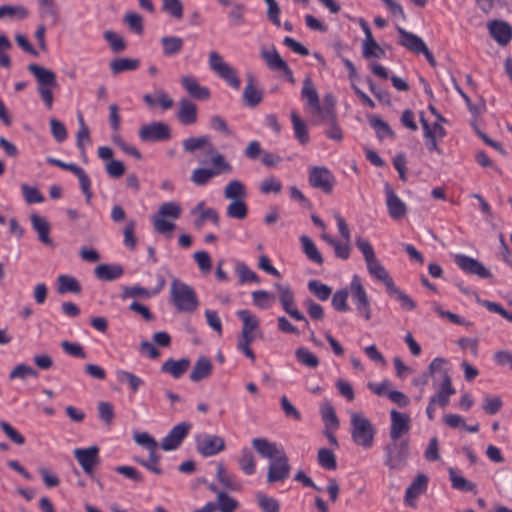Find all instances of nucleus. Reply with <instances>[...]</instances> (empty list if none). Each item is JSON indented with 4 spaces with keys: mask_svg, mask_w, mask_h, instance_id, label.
<instances>
[{
    "mask_svg": "<svg viewBox=\"0 0 512 512\" xmlns=\"http://www.w3.org/2000/svg\"><path fill=\"white\" fill-rule=\"evenodd\" d=\"M104 38L109 43L111 49L114 52H121L126 49V43L124 39L116 32L107 30L104 32Z\"/></svg>",
    "mask_w": 512,
    "mask_h": 512,
    "instance_id": "62",
    "label": "nucleus"
},
{
    "mask_svg": "<svg viewBox=\"0 0 512 512\" xmlns=\"http://www.w3.org/2000/svg\"><path fill=\"white\" fill-rule=\"evenodd\" d=\"M134 441L137 445L148 450L150 462L158 463L160 456L157 454L158 442L147 432H135L133 434Z\"/></svg>",
    "mask_w": 512,
    "mask_h": 512,
    "instance_id": "27",
    "label": "nucleus"
},
{
    "mask_svg": "<svg viewBox=\"0 0 512 512\" xmlns=\"http://www.w3.org/2000/svg\"><path fill=\"white\" fill-rule=\"evenodd\" d=\"M162 9L176 19L183 16V5L180 0H162Z\"/></svg>",
    "mask_w": 512,
    "mask_h": 512,
    "instance_id": "63",
    "label": "nucleus"
},
{
    "mask_svg": "<svg viewBox=\"0 0 512 512\" xmlns=\"http://www.w3.org/2000/svg\"><path fill=\"white\" fill-rule=\"evenodd\" d=\"M491 37L501 46H506L512 39V27L502 20H492L488 23Z\"/></svg>",
    "mask_w": 512,
    "mask_h": 512,
    "instance_id": "20",
    "label": "nucleus"
},
{
    "mask_svg": "<svg viewBox=\"0 0 512 512\" xmlns=\"http://www.w3.org/2000/svg\"><path fill=\"white\" fill-rule=\"evenodd\" d=\"M28 16V10L23 6H0V19L4 17L24 19Z\"/></svg>",
    "mask_w": 512,
    "mask_h": 512,
    "instance_id": "57",
    "label": "nucleus"
},
{
    "mask_svg": "<svg viewBox=\"0 0 512 512\" xmlns=\"http://www.w3.org/2000/svg\"><path fill=\"white\" fill-rule=\"evenodd\" d=\"M311 113L316 116L315 123L317 124H329L337 120L335 108L331 106L319 105V110H312Z\"/></svg>",
    "mask_w": 512,
    "mask_h": 512,
    "instance_id": "52",
    "label": "nucleus"
},
{
    "mask_svg": "<svg viewBox=\"0 0 512 512\" xmlns=\"http://www.w3.org/2000/svg\"><path fill=\"white\" fill-rule=\"evenodd\" d=\"M78 123H79V130L76 135L77 147L84 154L85 153V145L89 144L91 142L90 130H89L88 126L86 125L84 118L81 114L78 115Z\"/></svg>",
    "mask_w": 512,
    "mask_h": 512,
    "instance_id": "53",
    "label": "nucleus"
},
{
    "mask_svg": "<svg viewBox=\"0 0 512 512\" xmlns=\"http://www.w3.org/2000/svg\"><path fill=\"white\" fill-rule=\"evenodd\" d=\"M450 481L452 484V487L454 489L460 490V491H474L476 489V485L465 479L463 476L457 474L456 470L452 467L448 469Z\"/></svg>",
    "mask_w": 512,
    "mask_h": 512,
    "instance_id": "44",
    "label": "nucleus"
},
{
    "mask_svg": "<svg viewBox=\"0 0 512 512\" xmlns=\"http://www.w3.org/2000/svg\"><path fill=\"white\" fill-rule=\"evenodd\" d=\"M391 426L390 438L393 442L408 434L411 429V418L408 414L397 410L390 411Z\"/></svg>",
    "mask_w": 512,
    "mask_h": 512,
    "instance_id": "15",
    "label": "nucleus"
},
{
    "mask_svg": "<svg viewBox=\"0 0 512 512\" xmlns=\"http://www.w3.org/2000/svg\"><path fill=\"white\" fill-rule=\"evenodd\" d=\"M160 41L163 48V54L166 57L177 55L183 49L184 41L180 37L164 36Z\"/></svg>",
    "mask_w": 512,
    "mask_h": 512,
    "instance_id": "38",
    "label": "nucleus"
},
{
    "mask_svg": "<svg viewBox=\"0 0 512 512\" xmlns=\"http://www.w3.org/2000/svg\"><path fill=\"white\" fill-rule=\"evenodd\" d=\"M275 288L279 294V300L286 313L297 321H303L307 327H309L308 320L304 315L295 307L294 295L292 290L285 285L276 283Z\"/></svg>",
    "mask_w": 512,
    "mask_h": 512,
    "instance_id": "13",
    "label": "nucleus"
},
{
    "mask_svg": "<svg viewBox=\"0 0 512 512\" xmlns=\"http://www.w3.org/2000/svg\"><path fill=\"white\" fill-rule=\"evenodd\" d=\"M191 427L192 425L187 422H181L175 425L162 439L161 448L164 451H172L177 449L188 435Z\"/></svg>",
    "mask_w": 512,
    "mask_h": 512,
    "instance_id": "14",
    "label": "nucleus"
},
{
    "mask_svg": "<svg viewBox=\"0 0 512 512\" xmlns=\"http://www.w3.org/2000/svg\"><path fill=\"white\" fill-rule=\"evenodd\" d=\"M247 84L243 90V100L246 106L256 107L263 99V92L255 84V77L253 74L246 75Z\"/></svg>",
    "mask_w": 512,
    "mask_h": 512,
    "instance_id": "25",
    "label": "nucleus"
},
{
    "mask_svg": "<svg viewBox=\"0 0 512 512\" xmlns=\"http://www.w3.org/2000/svg\"><path fill=\"white\" fill-rule=\"evenodd\" d=\"M256 500L262 512H279L280 510L278 500L263 492L256 493Z\"/></svg>",
    "mask_w": 512,
    "mask_h": 512,
    "instance_id": "51",
    "label": "nucleus"
},
{
    "mask_svg": "<svg viewBox=\"0 0 512 512\" xmlns=\"http://www.w3.org/2000/svg\"><path fill=\"white\" fill-rule=\"evenodd\" d=\"M302 98L307 101V105L312 110H319L320 99L312 80L306 77L303 81L301 92Z\"/></svg>",
    "mask_w": 512,
    "mask_h": 512,
    "instance_id": "35",
    "label": "nucleus"
},
{
    "mask_svg": "<svg viewBox=\"0 0 512 512\" xmlns=\"http://www.w3.org/2000/svg\"><path fill=\"white\" fill-rule=\"evenodd\" d=\"M213 371L212 361L206 357L201 356L195 362L193 369L190 373V380L192 382H200L203 379L208 378Z\"/></svg>",
    "mask_w": 512,
    "mask_h": 512,
    "instance_id": "28",
    "label": "nucleus"
},
{
    "mask_svg": "<svg viewBox=\"0 0 512 512\" xmlns=\"http://www.w3.org/2000/svg\"><path fill=\"white\" fill-rule=\"evenodd\" d=\"M384 188L386 194V205L390 217L394 220L404 218L407 214L406 204L395 194L394 190L388 183L385 184Z\"/></svg>",
    "mask_w": 512,
    "mask_h": 512,
    "instance_id": "19",
    "label": "nucleus"
},
{
    "mask_svg": "<svg viewBox=\"0 0 512 512\" xmlns=\"http://www.w3.org/2000/svg\"><path fill=\"white\" fill-rule=\"evenodd\" d=\"M32 227L37 231L39 240L48 246H53V241L50 238V224L48 221L37 214L31 215Z\"/></svg>",
    "mask_w": 512,
    "mask_h": 512,
    "instance_id": "30",
    "label": "nucleus"
},
{
    "mask_svg": "<svg viewBox=\"0 0 512 512\" xmlns=\"http://www.w3.org/2000/svg\"><path fill=\"white\" fill-rule=\"evenodd\" d=\"M139 60L132 58H115L110 62L113 74L117 75L125 71H133L139 67Z\"/></svg>",
    "mask_w": 512,
    "mask_h": 512,
    "instance_id": "42",
    "label": "nucleus"
},
{
    "mask_svg": "<svg viewBox=\"0 0 512 512\" xmlns=\"http://www.w3.org/2000/svg\"><path fill=\"white\" fill-rule=\"evenodd\" d=\"M456 393L455 388H450L448 379H446L442 388H438L437 392L430 398L429 404L426 409L427 416L430 420L434 419L435 406L438 405L445 408L449 402L450 397Z\"/></svg>",
    "mask_w": 512,
    "mask_h": 512,
    "instance_id": "18",
    "label": "nucleus"
},
{
    "mask_svg": "<svg viewBox=\"0 0 512 512\" xmlns=\"http://www.w3.org/2000/svg\"><path fill=\"white\" fill-rule=\"evenodd\" d=\"M211 163L213 168H198L193 171L191 180L198 186L207 184L213 177L232 172L231 164L219 153L215 147H210Z\"/></svg>",
    "mask_w": 512,
    "mask_h": 512,
    "instance_id": "2",
    "label": "nucleus"
},
{
    "mask_svg": "<svg viewBox=\"0 0 512 512\" xmlns=\"http://www.w3.org/2000/svg\"><path fill=\"white\" fill-rule=\"evenodd\" d=\"M28 70L36 78L38 82V92L46 106L50 109L53 104L52 89L58 86L55 73L38 64H29Z\"/></svg>",
    "mask_w": 512,
    "mask_h": 512,
    "instance_id": "5",
    "label": "nucleus"
},
{
    "mask_svg": "<svg viewBox=\"0 0 512 512\" xmlns=\"http://www.w3.org/2000/svg\"><path fill=\"white\" fill-rule=\"evenodd\" d=\"M318 462L323 468L327 470H335L337 467L334 453L326 448H321L318 451Z\"/></svg>",
    "mask_w": 512,
    "mask_h": 512,
    "instance_id": "59",
    "label": "nucleus"
},
{
    "mask_svg": "<svg viewBox=\"0 0 512 512\" xmlns=\"http://www.w3.org/2000/svg\"><path fill=\"white\" fill-rule=\"evenodd\" d=\"M237 507L238 502L234 498L223 491L217 493L216 508H218L220 512H234Z\"/></svg>",
    "mask_w": 512,
    "mask_h": 512,
    "instance_id": "55",
    "label": "nucleus"
},
{
    "mask_svg": "<svg viewBox=\"0 0 512 512\" xmlns=\"http://www.w3.org/2000/svg\"><path fill=\"white\" fill-rule=\"evenodd\" d=\"M57 285V291L59 294H66L69 292L78 294L81 292V286L79 282L74 277L69 275L58 276Z\"/></svg>",
    "mask_w": 512,
    "mask_h": 512,
    "instance_id": "41",
    "label": "nucleus"
},
{
    "mask_svg": "<svg viewBox=\"0 0 512 512\" xmlns=\"http://www.w3.org/2000/svg\"><path fill=\"white\" fill-rule=\"evenodd\" d=\"M309 183L312 187L330 194L333 191L335 177L326 167H312L309 173Z\"/></svg>",
    "mask_w": 512,
    "mask_h": 512,
    "instance_id": "11",
    "label": "nucleus"
},
{
    "mask_svg": "<svg viewBox=\"0 0 512 512\" xmlns=\"http://www.w3.org/2000/svg\"><path fill=\"white\" fill-rule=\"evenodd\" d=\"M369 122L371 126L375 129L377 137L379 139H383L385 137L394 138V132L391 130L388 123L383 121L380 117L376 115H369L368 116Z\"/></svg>",
    "mask_w": 512,
    "mask_h": 512,
    "instance_id": "46",
    "label": "nucleus"
},
{
    "mask_svg": "<svg viewBox=\"0 0 512 512\" xmlns=\"http://www.w3.org/2000/svg\"><path fill=\"white\" fill-rule=\"evenodd\" d=\"M170 299L178 312L192 313L199 306L194 289L176 278L171 282Z\"/></svg>",
    "mask_w": 512,
    "mask_h": 512,
    "instance_id": "1",
    "label": "nucleus"
},
{
    "mask_svg": "<svg viewBox=\"0 0 512 512\" xmlns=\"http://www.w3.org/2000/svg\"><path fill=\"white\" fill-rule=\"evenodd\" d=\"M350 291L353 300L355 301L356 306L360 304H365L369 301L368 295L361 283V280L358 276H353L351 284H350Z\"/></svg>",
    "mask_w": 512,
    "mask_h": 512,
    "instance_id": "47",
    "label": "nucleus"
},
{
    "mask_svg": "<svg viewBox=\"0 0 512 512\" xmlns=\"http://www.w3.org/2000/svg\"><path fill=\"white\" fill-rule=\"evenodd\" d=\"M99 448L90 446L88 448H77L74 450V456L84 472L92 474L94 467L99 463Z\"/></svg>",
    "mask_w": 512,
    "mask_h": 512,
    "instance_id": "17",
    "label": "nucleus"
},
{
    "mask_svg": "<svg viewBox=\"0 0 512 512\" xmlns=\"http://www.w3.org/2000/svg\"><path fill=\"white\" fill-rule=\"evenodd\" d=\"M210 69L220 78L225 80L232 88L239 89L241 81L236 70L223 60V57L216 51H210L208 55Z\"/></svg>",
    "mask_w": 512,
    "mask_h": 512,
    "instance_id": "6",
    "label": "nucleus"
},
{
    "mask_svg": "<svg viewBox=\"0 0 512 512\" xmlns=\"http://www.w3.org/2000/svg\"><path fill=\"white\" fill-rule=\"evenodd\" d=\"M139 137L145 142L165 141L171 137L170 128L163 122H152L139 129Z\"/></svg>",
    "mask_w": 512,
    "mask_h": 512,
    "instance_id": "12",
    "label": "nucleus"
},
{
    "mask_svg": "<svg viewBox=\"0 0 512 512\" xmlns=\"http://www.w3.org/2000/svg\"><path fill=\"white\" fill-rule=\"evenodd\" d=\"M252 445L261 457L268 458L270 461L285 453L283 448L278 447L276 443L270 442L266 438H254Z\"/></svg>",
    "mask_w": 512,
    "mask_h": 512,
    "instance_id": "24",
    "label": "nucleus"
},
{
    "mask_svg": "<svg viewBox=\"0 0 512 512\" xmlns=\"http://www.w3.org/2000/svg\"><path fill=\"white\" fill-rule=\"evenodd\" d=\"M181 207L174 201L161 204L158 211L152 216L154 230L159 234H166L175 228L174 221L181 215Z\"/></svg>",
    "mask_w": 512,
    "mask_h": 512,
    "instance_id": "3",
    "label": "nucleus"
},
{
    "mask_svg": "<svg viewBox=\"0 0 512 512\" xmlns=\"http://www.w3.org/2000/svg\"><path fill=\"white\" fill-rule=\"evenodd\" d=\"M237 315L243 321L242 332L255 333L258 330L259 320L248 310H239Z\"/></svg>",
    "mask_w": 512,
    "mask_h": 512,
    "instance_id": "54",
    "label": "nucleus"
},
{
    "mask_svg": "<svg viewBox=\"0 0 512 512\" xmlns=\"http://www.w3.org/2000/svg\"><path fill=\"white\" fill-rule=\"evenodd\" d=\"M390 297L399 301L401 308L406 311H412L416 308L415 301L405 292L397 288L394 283L387 288Z\"/></svg>",
    "mask_w": 512,
    "mask_h": 512,
    "instance_id": "39",
    "label": "nucleus"
},
{
    "mask_svg": "<svg viewBox=\"0 0 512 512\" xmlns=\"http://www.w3.org/2000/svg\"><path fill=\"white\" fill-rule=\"evenodd\" d=\"M454 261L465 273L477 275L483 279L491 276L490 271L477 259L464 254H456Z\"/></svg>",
    "mask_w": 512,
    "mask_h": 512,
    "instance_id": "16",
    "label": "nucleus"
},
{
    "mask_svg": "<svg viewBox=\"0 0 512 512\" xmlns=\"http://www.w3.org/2000/svg\"><path fill=\"white\" fill-rule=\"evenodd\" d=\"M124 21L131 31L138 35L143 33V18L141 15L129 12L124 16Z\"/></svg>",
    "mask_w": 512,
    "mask_h": 512,
    "instance_id": "64",
    "label": "nucleus"
},
{
    "mask_svg": "<svg viewBox=\"0 0 512 512\" xmlns=\"http://www.w3.org/2000/svg\"><path fill=\"white\" fill-rule=\"evenodd\" d=\"M308 288L321 301L327 300L332 291L328 285L322 284L316 280H311L308 283Z\"/></svg>",
    "mask_w": 512,
    "mask_h": 512,
    "instance_id": "61",
    "label": "nucleus"
},
{
    "mask_svg": "<svg viewBox=\"0 0 512 512\" xmlns=\"http://www.w3.org/2000/svg\"><path fill=\"white\" fill-rule=\"evenodd\" d=\"M385 465L391 470H400L407 464L409 446L407 441L393 442L385 447Z\"/></svg>",
    "mask_w": 512,
    "mask_h": 512,
    "instance_id": "8",
    "label": "nucleus"
},
{
    "mask_svg": "<svg viewBox=\"0 0 512 512\" xmlns=\"http://www.w3.org/2000/svg\"><path fill=\"white\" fill-rule=\"evenodd\" d=\"M224 197L226 199L245 200L247 193L244 184L239 180H231L224 189Z\"/></svg>",
    "mask_w": 512,
    "mask_h": 512,
    "instance_id": "40",
    "label": "nucleus"
},
{
    "mask_svg": "<svg viewBox=\"0 0 512 512\" xmlns=\"http://www.w3.org/2000/svg\"><path fill=\"white\" fill-rule=\"evenodd\" d=\"M123 268L120 265L100 264L95 268V275L103 281H113L123 274Z\"/></svg>",
    "mask_w": 512,
    "mask_h": 512,
    "instance_id": "37",
    "label": "nucleus"
},
{
    "mask_svg": "<svg viewBox=\"0 0 512 512\" xmlns=\"http://www.w3.org/2000/svg\"><path fill=\"white\" fill-rule=\"evenodd\" d=\"M291 466L286 453L270 461L267 472V482L269 484L284 482L290 475Z\"/></svg>",
    "mask_w": 512,
    "mask_h": 512,
    "instance_id": "9",
    "label": "nucleus"
},
{
    "mask_svg": "<svg viewBox=\"0 0 512 512\" xmlns=\"http://www.w3.org/2000/svg\"><path fill=\"white\" fill-rule=\"evenodd\" d=\"M366 265L370 275L381 281L386 286V288L394 283L393 279L389 276L386 269L382 266L376 257L367 261Z\"/></svg>",
    "mask_w": 512,
    "mask_h": 512,
    "instance_id": "33",
    "label": "nucleus"
},
{
    "mask_svg": "<svg viewBox=\"0 0 512 512\" xmlns=\"http://www.w3.org/2000/svg\"><path fill=\"white\" fill-rule=\"evenodd\" d=\"M183 149L186 152L193 153L199 149H205V153L211 156L210 147H214L208 136L190 137L182 142Z\"/></svg>",
    "mask_w": 512,
    "mask_h": 512,
    "instance_id": "36",
    "label": "nucleus"
},
{
    "mask_svg": "<svg viewBox=\"0 0 512 512\" xmlns=\"http://www.w3.org/2000/svg\"><path fill=\"white\" fill-rule=\"evenodd\" d=\"M217 478L220 483H222L225 487L231 489V490H239L240 484H238L234 480V476L227 474L225 467L222 463H219L217 466Z\"/></svg>",
    "mask_w": 512,
    "mask_h": 512,
    "instance_id": "60",
    "label": "nucleus"
},
{
    "mask_svg": "<svg viewBox=\"0 0 512 512\" xmlns=\"http://www.w3.org/2000/svg\"><path fill=\"white\" fill-rule=\"evenodd\" d=\"M303 251L305 255L313 262L321 265L323 263V257L321 253L318 251L314 242L306 235L301 236L300 238Z\"/></svg>",
    "mask_w": 512,
    "mask_h": 512,
    "instance_id": "45",
    "label": "nucleus"
},
{
    "mask_svg": "<svg viewBox=\"0 0 512 512\" xmlns=\"http://www.w3.org/2000/svg\"><path fill=\"white\" fill-rule=\"evenodd\" d=\"M261 57L271 70L282 71L291 81L293 80L291 69L275 48H272L271 50L263 49L261 51Z\"/></svg>",
    "mask_w": 512,
    "mask_h": 512,
    "instance_id": "23",
    "label": "nucleus"
},
{
    "mask_svg": "<svg viewBox=\"0 0 512 512\" xmlns=\"http://www.w3.org/2000/svg\"><path fill=\"white\" fill-rule=\"evenodd\" d=\"M397 32L400 35L399 44L413 53H422L432 67L437 65L433 54L429 51L425 42L416 34L406 31L404 28L398 26Z\"/></svg>",
    "mask_w": 512,
    "mask_h": 512,
    "instance_id": "7",
    "label": "nucleus"
},
{
    "mask_svg": "<svg viewBox=\"0 0 512 512\" xmlns=\"http://www.w3.org/2000/svg\"><path fill=\"white\" fill-rule=\"evenodd\" d=\"M428 478L419 474L416 476L412 484L407 488L405 501L410 506H415L414 500L426 489Z\"/></svg>",
    "mask_w": 512,
    "mask_h": 512,
    "instance_id": "31",
    "label": "nucleus"
},
{
    "mask_svg": "<svg viewBox=\"0 0 512 512\" xmlns=\"http://www.w3.org/2000/svg\"><path fill=\"white\" fill-rule=\"evenodd\" d=\"M446 363H447V361L444 358L438 357V358L433 359L432 362L429 364V367H428L429 372L428 373L431 376H435L436 374H439L441 377V383L436 387L437 389L443 387L446 379H448L450 388H454L452 385V378L449 374V370L443 367V365Z\"/></svg>",
    "mask_w": 512,
    "mask_h": 512,
    "instance_id": "34",
    "label": "nucleus"
},
{
    "mask_svg": "<svg viewBox=\"0 0 512 512\" xmlns=\"http://www.w3.org/2000/svg\"><path fill=\"white\" fill-rule=\"evenodd\" d=\"M225 440L218 435H199L196 438V450L204 457L214 456L225 450Z\"/></svg>",
    "mask_w": 512,
    "mask_h": 512,
    "instance_id": "10",
    "label": "nucleus"
},
{
    "mask_svg": "<svg viewBox=\"0 0 512 512\" xmlns=\"http://www.w3.org/2000/svg\"><path fill=\"white\" fill-rule=\"evenodd\" d=\"M238 464H239L240 469L245 474L252 475L253 473H255L256 462H255L253 453L249 449L244 448L241 451V455L238 459Z\"/></svg>",
    "mask_w": 512,
    "mask_h": 512,
    "instance_id": "50",
    "label": "nucleus"
},
{
    "mask_svg": "<svg viewBox=\"0 0 512 512\" xmlns=\"http://www.w3.org/2000/svg\"><path fill=\"white\" fill-rule=\"evenodd\" d=\"M361 26L365 33V40L363 42V57L366 59L385 57V50L373 38L368 24L362 21Z\"/></svg>",
    "mask_w": 512,
    "mask_h": 512,
    "instance_id": "21",
    "label": "nucleus"
},
{
    "mask_svg": "<svg viewBox=\"0 0 512 512\" xmlns=\"http://www.w3.org/2000/svg\"><path fill=\"white\" fill-rule=\"evenodd\" d=\"M295 356L297 360L309 367V368H316L319 365V359L316 355H314L311 351H309L307 348L300 347L295 351Z\"/></svg>",
    "mask_w": 512,
    "mask_h": 512,
    "instance_id": "56",
    "label": "nucleus"
},
{
    "mask_svg": "<svg viewBox=\"0 0 512 512\" xmlns=\"http://www.w3.org/2000/svg\"><path fill=\"white\" fill-rule=\"evenodd\" d=\"M228 217L243 220L247 217L248 207L245 200H234L226 208Z\"/></svg>",
    "mask_w": 512,
    "mask_h": 512,
    "instance_id": "48",
    "label": "nucleus"
},
{
    "mask_svg": "<svg viewBox=\"0 0 512 512\" xmlns=\"http://www.w3.org/2000/svg\"><path fill=\"white\" fill-rule=\"evenodd\" d=\"M291 120L293 124L295 137L301 144H307L309 141V136L305 122L299 117V115L296 112L291 113Z\"/></svg>",
    "mask_w": 512,
    "mask_h": 512,
    "instance_id": "43",
    "label": "nucleus"
},
{
    "mask_svg": "<svg viewBox=\"0 0 512 512\" xmlns=\"http://www.w3.org/2000/svg\"><path fill=\"white\" fill-rule=\"evenodd\" d=\"M321 414L326 428H331L332 430L338 429L339 420L335 409L330 404H325L322 407Z\"/></svg>",
    "mask_w": 512,
    "mask_h": 512,
    "instance_id": "58",
    "label": "nucleus"
},
{
    "mask_svg": "<svg viewBox=\"0 0 512 512\" xmlns=\"http://www.w3.org/2000/svg\"><path fill=\"white\" fill-rule=\"evenodd\" d=\"M181 84L188 94L195 99L207 100L210 97L209 89L200 86L197 79L192 76H183Z\"/></svg>",
    "mask_w": 512,
    "mask_h": 512,
    "instance_id": "29",
    "label": "nucleus"
},
{
    "mask_svg": "<svg viewBox=\"0 0 512 512\" xmlns=\"http://www.w3.org/2000/svg\"><path fill=\"white\" fill-rule=\"evenodd\" d=\"M116 377L120 383H127L133 393H137L139 388L144 384V381L140 377L125 370L117 371Z\"/></svg>",
    "mask_w": 512,
    "mask_h": 512,
    "instance_id": "49",
    "label": "nucleus"
},
{
    "mask_svg": "<svg viewBox=\"0 0 512 512\" xmlns=\"http://www.w3.org/2000/svg\"><path fill=\"white\" fill-rule=\"evenodd\" d=\"M190 367V360L188 358H183L180 360L168 359L163 363L161 367V371L165 373H169L174 378L181 377Z\"/></svg>",
    "mask_w": 512,
    "mask_h": 512,
    "instance_id": "32",
    "label": "nucleus"
},
{
    "mask_svg": "<svg viewBox=\"0 0 512 512\" xmlns=\"http://www.w3.org/2000/svg\"><path fill=\"white\" fill-rule=\"evenodd\" d=\"M166 281L163 276L158 277V283L155 289L148 290L141 286H125L122 289V299L127 298H150L159 293L165 287Z\"/></svg>",
    "mask_w": 512,
    "mask_h": 512,
    "instance_id": "22",
    "label": "nucleus"
},
{
    "mask_svg": "<svg viewBox=\"0 0 512 512\" xmlns=\"http://www.w3.org/2000/svg\"><path fill=\"white\" fill-rule=\"evenodd\" d=\"M179 110L177 118L185 126L193 125L197 122V106L190 100L183 98L179 101Z\"/></svg>",
    "mask_w": 512,
    "mask_h": 512,
    "instance_id": "26",
    "label": "nucleus"
},
{
    "mask_svg": "<svg viewBox=\"0 0 512 512\" xmlns=\"http://www.w3.org/2000/svg\"><path fill=\"white\" fill-rule=\"evenodd\" d=\"M375 432V427L362 413H351V436L358 446L363 448L372 447Z\"/></svg>",
    "mask_w": 512,
    "mask_h": 512,
    "instance_id": "4",
    "label": "nucleus"
}]
</instances>
